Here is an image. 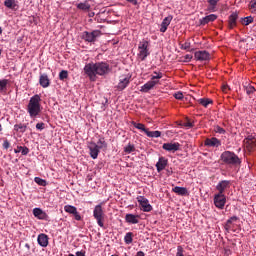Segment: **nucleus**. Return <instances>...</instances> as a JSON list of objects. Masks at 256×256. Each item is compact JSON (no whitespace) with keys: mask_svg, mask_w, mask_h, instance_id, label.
I'll list each match as a JSON object with an SVG mask.
<instances>
[{"mask_svg":"<svg viewBox=\"0 0 256 256\" xmlns=\"http://www.w3.org/2000/svg\"><path fill=\"white\" fill-rule=\"evenodd\" d=\"M84 73L90 81H97V75L103 77L111 73V66L107 62H90L84 66Z\"/></svg>","mask_w":256,"mask_h":256,"instance_id":"obj_1","label":"nucleus"},{"mask_svg":"<svg viewBox=\"0 0 256 256\" xmlns=\"http://www.w3.org/2000/svg\"><path fill=\"white\" fill-rule=\"evenodd\" d=\"M26 110L30 119H37V117H41L43 106L41 105V96L39 94H35L30 98Z\"/></svg>","mask_w":256,"mask_h":256,"instance_id":"obj_2","label":"nucleus"},{"mask_svg":"<svg viewBox=\"0 0 256 256\" xmlns=\"http://www.w3.org/2000/svg\"><path fill=\"white\" fill-rule=\"evenodd\" d=\"M221 161L226 165H241V159L234 152L224 151L220 156Z\"/></svg>","mask_w":256,"mask_h":256,"instance_id":"obj_3","label":"nucleus"},{"mask_svg":"<svg viewBox=\"0 0 256 256\" xmlns=\"http://www.w3.org/2000/svg\"><path fill=\"white\" fill-rule=\"evenodd\" d=\"M151 55V52L149 51V41L143 39L138 44V54L137 57L140 61H145L147 57Z\"/></svg>","mask_w":256,"mask_h":256,"instance_id":"obj_4","label":"nucleus"},{"mask_svg":"<svg viewBox=\"0 0 256 256\" xmlns=\"http://www.w3.org/2000/svg\"><path fill=\"white\" fill-rule=\"evenodd\" d=\"M93 217L97 221V225H99L101 229H105V212L103 211V206L101 204L95 206Z\"/></svg>","mask_w":256,"mask_h":256,"instance_id":"obj_5","label":"nucleus"},{"mask_svg":"<svg viewBox=\"0 0 256 256\" xmlns=\"http://www.w3.org/2000/svg\"><path fill=\"white\" fill-rule=\"evenodd\" d=\"M98 37H101L100 30H94L92 32L85 31L82 33V39L86 41V43H95Z\"/></svg>","mask_w":256,"mask_h":256,"instance_id":"obj_6","label":"nucleus"},{"mask_svg":"<svg viewBox=\"0 0 256 256\" xmlns=\"http://www.w3.org/2000/svg\"><path fill=\"white\" fill-rule=\"evenodd\" d=\"M227 203V196L225 194H215L214 195V205L217 209H225V204Z\"/></svg>","mask_w":256,"mask_h":256,"instance_id":"obj_7","label":"nucleus"},{"mask_svg":"<svg viewBox=\"0 0 256 256\" xmlns=\"http://www.w3.org/2000/svg\"><path fill=\"white\" fill-rule=\"evenodd\" d=\"M137 201H138L140 207H142V211H144L145 213H149V212L153 211V206H151V204H149V200L147 198H145V196H139L137 198Z\"/></svg>","mask_w":256,"mask_h":256,"instance_id":"obj_8","label":"nucleus"},{"mask_svg":"<svg viewBox=\"0 0 256 256\" xmlns=\"http://www.w3.org/2000/svg\"><path fill=\"white\" fill-rule=\"evenodd\" d=\"M196 61H211V54L206 50H199L194 53Z\"/></svg>","mask_w":256,"mask_h":256,"instance_id":"obj_9","label":"nucleus"},{"mask_svg":"<svg viewBox=\"0 0 256 256\" xmlns=\"http://www.w3.org/2000/svg\"><path fill=\"white\" fill-rule=\"evenodd\" d=\"M162 149H164V151H168L169 153H175V151H179V149H181V144H179V142L164 143L162 145Z\"/></svg>","mask_w":256,"mask_h":256,"instance_id":"obj_10","label":"nucleus"},{"mask_svg":"<svg viewBox=\"0 0 256 256\" xmlns=\"http://www.w3.org/2000/svg\"><path fill=\"white\" fill-rule=\"evenodd\" d=\"M244 145H245L246 149H248V151H253V149H255V147H256V138H255V136L248 135L244 139Z\"/></svg>","mask_w":256,"mask_h":256,"instance_id":"obj_11","label":"nucleus"},{"mask_svg":"<svg viewBox=\"0 0 256 256\" xmlns=\"http://www.w3.org/2000/svg\"><path fill=\"white\" fill-rule=\"evenodd\" d=\"M229 187H231V181H229V180H222V181H220L217 184L216 189H217L219 194L224 195L225 190L229 189Z\"/></svg>","mask_w":256,"mask_h":256,"instance_id":"obj_12","label":"nucleus"},{"mask_svg":"<svg viewBox=\"0 0 256 256\" xmlns=\"http://www.w3.org/2000/svg\"><path fill=\"white\" fill-rule=\"evenodd\" d=\"M88 149L90 151V157L92 159H97V157H99L100 149L97 147V143L90 142L88 145Z\"/></svg>","mask_w":256,"mask_h":256,"instance_id":"obj_13","label":"nucleus"},{"mask_svg":"<svg viewBox=\"0 0 256 256\" xmlns=\"http://www.w3.org/2000/svg\"><path fill=\"white\" fill-rule=\"evenodd\" d=\"M33 215L36 219H40L41 221H47V219H49V215H47L41 208H34Z\"/></svg>","mask_w":256,"mask_h":256,"instance_id":"obj_14","label":"nucleus"},{"mask_svg":"<svg viewBox=\"0 0 256 256\" xmlns=\"http://www.w3.org/2000/svg\"><path fill=\"white\" fill-rule=\"evenodd\" d=\"M159 83V80H150L147 83H145L143 86H141L140 91L142 93H149V91H151V89H153V87H155V85H157Z\"/></svg>","mask_w":256,"mask_h":256,"instance_id":"obj_15","label":"nucleus"},{"mask_svg":"<svg viewBox=\"0 0 256 256\" xmlns=\"http://www.w3.org/2000/svg\"><path fill=\"white\" fill-rule=\"evenodd\" d=\"M130 81L131 79L129 76H120L119 83L117 85L118 91H123V89L129 85Z\"/></svg>","mask_w":256,"mask_h":256,"instance_id":"obj_16","label":"nucleus"},{"mask_svg":"<svg viewBox=\"0 0 256 256\" xmlns=\"http://www.w3.org/2000/svg\"><path fill=\"white\" fill-rule=\"evenodd\" d=\"M169 165V160L165 157H160L158 162L156 163V169L158 173H161Z\"/></svg>","mask_w":256,"mask_h":256,"instance_id":"obj_17","label":"nucleus"},{"mask_svg":"<svg viewBox=\"0 0 256 256\" xmlns=\"http://www.w3.org/2000/svg\"><path fill=\"white\" fill-rule=\"evenodd\" d=\"M171 21H173V16L169 15L165 17L161 23L160 32L165 33L169 25H171Z\"/></svg>","mask_w":256,"mask_h":256,"instance_id":"obj_18","label":"nucleus"},{"mask_svg":"<svg viewBox=\"0 0 256 256\" xmlns=\"http://www.w3.org/2000/svg\"><path fill=\"white\" fill-rule=\"evenodd\" d=\"M205 145L207 147H221V140L217 139L216 137L207 138L205 140Z\"/></svg>","mask_w":256,"mask_h":256,"instance_id":"obj_19","label":"nucleus"},{"mask_svg":"<svg viewBox=\"0 0 256 256\" xmlns=\"http://www.w3.org/2000/svg\"><path fill=\"white\" fill-rule=\"evenodd\" d=\"M37 242L40 247H47V245H49V236H47L46 234H39Z\"/></svg>","mask_w":256,"mask_h":256,"instance_id":"obj_20","label":"nucleus"},{"mask_svg":"<svg viewBox=\"0 0 256 256\" xmlns=\"http://www.w3.org/2000/svg\"><path fill=\"white\" fill-rule=\"evenodd\" d=\"M39 84L44 89H47V87H49L51 85V82L49 80V76H47V74H41L40 78H39Z\"/></svg>","mask_w":256,"mask_h":256,"instance_id":"obj_21","label":"nucleus"},{"mask_svg":"<svg viewBox=\"0 0 256 256\" xmlns=\"http://www.w3.org/2000/svg\"><path fill=\"white\" fill-rule=\"evenodd\" d=\"M125 221H126V223H131L132 225H137V223H139V215L126 214Z\"/></svg>","mask_w":256,"mask_h":256,"instance_id":"obj_22","label":"nucleus"},{"mask_svg":"<svg viewBox=\"0 0 256 256\" xmlns=\"http://www.w3.org/2000/svg\"><path fill=\"white\" fill-rule=\"evenodd\" d=\"M237 221H239V218L237 216H232L230 219L226 221L225 230L229 233V231L233 229V225Z\"/></svg>","mask_w":256,"mask_h":256,"instance_id":"obj_23","label":"nucleus"},{"mask_svg":"<svg viewBox=\"0 0 256 256\" xmlns=\"http://www.w3.org/2000/svg\"><path fill=\"white\" fill-rule=\"evenodd\" d=\"M216 19H217V15L210 14L200 19V25H207L208 23H213V21H216Z\"/></svg>","mask_w":256,"mask_h":256,"instance_id":"obj_24","label":"nucleus"},{"mask_svg":"<svg viewBox=\"0 0 256 256\" xmlns=\"http://www.w3.org/2000/svg\"><path fill=\"white\" fill-rule=\"evenodd\" d=\"M237 19H239V15L237 13H232L230 16H229V28L230 29H233V27H236L237 26Z\"/></svg>","mask_w":256,"mask_h":256,"instance_id":"obj_25","label":"nucleus"},{"mask_svg":"<svg viewBox=\"0 0 256 256\" xmlns=\"http://www.w3.org/2000/svg\"><path fill=\"white\" fill-rule=\"evenodd\" d=\"M220 0H207L208 3V11L210 13H215L217 11V5L219 4Z\"/></svg>","mask_w":256,"mask_h":256,"instance_id":"obj_26","label":"nucleus"},{"mask_svg":"<svg viewBox=\"0 0 256 256\" xmlns=\"http://www.w3.org/2000/svg\"><path fill=\"white\" fill-rule=\"evenodd\" d=\"M172 191L176 193V195H182V196L189 195V192L185 187L176 186L172 189Z\"/></svg>","mask_w":256,"mask_h":256,"instance_id":"obj_27","label":"nucleus"},{"mask_svg":"<svg viewBox=\"0 0 256 256\" xmlns=\"http://www.w3.org/2000/svg\"><path fill=\"white\" fill-rule=\"evenodd\" d=\"M77 9H80V11H89V9H91V5L87 2H81L77 4Z\"/></svg>","mask_w":256,"mask_h":256,"instance_id":"obj_28","label":"nucleus"},{"mask_svg":"<svg viewBox=\"0 0 256 256\" xmlns=\"http://www.w3.org/2000/svg\"><path fill=\"white\" fill-rule=\"evenodd\" d=\"M198 103H200L202 107H209V105L213 104V100L209 98H201L198 100Z\"/></svg>","mask_w":256,"mask_h":256,"instance_id":"obj_29","label":"nucleus"},{"mask_svg":"<svg viewBox=\"0 0 256 256\" xmlns=\"http://www.w3.org/2000/svg\"><path fill=\"white\" fill-rule=\"evenodd\" d=\"M64 211L66 213H69L70 215H74V213H77V207L72 206V205H65Z\"/></svg>","mask_w":256,"mask_h":256,"instance_id":"obj_30","label":"nucleus"},{"mask_svg":"<svg viewBox=\"0 0 256 256\" xmlns=\"http://www.w3.org/2000/svg\"><path fill=\"white\" fill-rule=\"evenodd\" d=\"M124 243H126V245H131V243H133V232L126 233L124 236Z\"/></svg>","mask_w":256,"mask_h":256,"instance_id":"obj_31","label":"nucleus"},{"mask_svg":"<svg viewBox=\"0 0 256 256\" xmlns=\"http://www.w3.org/2000/svg\"><path fill=\"white\" fill-rule=\"evenodd\" d=\"M4 5L8 9H15V7H17V3L15 0H5Z\"/></svg>","mask_w":256,"mask_h":256,"instance_id":"obj_32","label":"nucleus"},{"mask_svg":"<svg viewBox=\"0 0 256 256\" xmlns=\"http://www.w3.org/2000/svg\"><path fill=\"white\" fill-rule=\"evenodd\" d=\"M147 137L151 138H158L161 137V131H149V129L146 131Z\"/></svg>","mask_w":256,"mask_h":256,"instance_id":"obj_33","label":"nucleus"},{"mask_svg":"<svg viewBox=\"0 0 256 256\" xmlns=\"http://www.w3.org/2000/svg\"><path fill=\"white\" fill-rule=\"evenodd\" d=\"M96 146L101 149H107V142L105 141V138L101 137L99 138Z\"/></svg>","mask_w":256,"mask_h":256,"instance_id":"obj_34","label":"nucleus"},{"mask_svg":"<svg viewBox=\"0 0 256 256\" xmlns=\"http://www.w3.org/2000/svg\"><path fill=\"white\" fill-rule=\"evenodd\" d=\"M132 125L133 127H135V129H138L139 131H143L144 133H147L148 129L145 128L143 124L132 121Z\"/></svg>","mask_w":256,"mask_h":256,"instance_id":"obj_35","label":"nucleus"},{"mask_svg":"<svg viewBox=\"0 0 256 256\" xmlns=\"http://www.w3.org/2000/svg\"><path fill=\"white\" fill-rule=\"evenodd\" d=\"M14 131L25 133V131H27V126H25L24 124H15Z\"/></svg>","mask_w":256,"mask_h":256,"instance_id":"obj_36","label":"nucleus"},{"mask_svg":"<svg viewBox=\"0 0 256 256\" xmlns=\"http://www.w3.org/2000/svg\"><path fill=\"white\" fill-rule=\"evenodd\" d=\"M124 153L130 155V153H135V145L129 143L126 147H124Z\"/></svg>","mask_w":256,"mask_h":256,"instance_id":"obj_37","label":"nucleus"},{"mask_svg":"<svg viewBox=\"0 0 256 256\" xmlns=\"http://www.w3.org/2000/svg\"><path fill=\"white\" fill-rule=\"evenodd\" d=\"M243 25L247 26V25H251V23H253V16H248L245 18H241L240 21Z\"/></svg>","mask_w":256,"mask_h":256,"instance_id":"obj_38","label":"nucleus"},{"mask_svg":"<svg viewBox=\"0 0 256 256\" xmlns=\"http://www.w3.org/2000/svg\"><path fill=\"white\" fill-rule=\"evenodd\" d=\"M69 78V72L67 70H62L60 73H59V79L60 81H65V79H68Z\"/></svg>","mask_w":256,"mask_h":256,"instance_id":"obj_39","label":"nucleus"},{"mask_svg":"<svg viewBox=\"0 0 256 256\" xmlns=\"http://www.w3.org/2000/svg\"><path fill=\"white\" fill-rule=\"evenodd\" d=\"M8 83H9V80H7V79L0 80V93H3V91H5V89H7Z\"/></svg>","mask_w":256,"mask_h":256,"instance_id":"obj_40","label":"nucleus"},{"mask_svg":"<svg viewBox=\"0 0 256 256\" xmlns=\"http://www.w3.org/2000/svg\"><path fill=\"white\" fill-rule=\"evenodd\" d=\"M34 181L35 183H37V185H41V187H45L47 185V181L43 180L40 177H35Z\"/></svg>","mask_w":256,"mask_h":256,"instance_id":"obj_41","label":"nucleus"},{"mask_svg":"<svg viewBox=\"0 0 256 256\" xmlns=\"http://www.w3.org/2000/svg\"><path fill=\"white\" fill-rule=\"evenodd\" d=\"M245 88V91L247 93V95H253V93H255V87L251 86V85H247V86H244Z\"/></svg>","mask_w":256,"mask_h":256,"instance_id":"obj_42","label":"nucleus"},{"mask_svg":"<svg viewBox=\"0 0 256 256\" xmlns=\"http://www.w3.org/2000/svg\"><path fill=\"white\" fill-rule=\"evenodd\" d=\"M180 49H183L184 51H189V49H191V42L186 41L184 44H181Z\"/></svg>","mask_w":256,"mask_h":256,"instance_id":"obj_43","label":"nucleus"},{"mask_svg":"<svg viewBox=\"0 0 256 256\" xmlns=\"http://www.w3.org/2000/svg\"><path fill=\"white\" fill-rule=\"evenodd\" d=\"M215 133H219L220 135H225L227 133L225 129L221 128V126L217 125L214 127Z\"/></svg>","mask_w":256,"mask_h":256,"instance_id":"obj_44","label":"nucleus"},{"mask_svg":"<svg viewBox=\"0 0 256 256\" xmlns=\"http://www.w3.org/2000/svg\"><path fill=\"white\" fill-rule=\"evenodd\" d=\"M249 9L251 13H255L256 11V0H251L249 3Z\"/></svg>","mask_w":256,"mask_h":256,"instance_id":"obj_45","label":"nucleus"},{"mask_svg":"<svg viewBox=\"0 0 256 256\" xmlns=\"http://www.w3.org/2000/svg\"><path fill=\"white\" fill-rule=\"evenodd\" d=\"M163 78V73L161 72H154V75L152 76L151 80L156 81V79H162Z\"/></svg>","mask_w":256,"mask_h":256,"instance_id":"obj_46","label":"nucleus"},{"mask_svg":"<svg viewBox=\"0 0 256 256\" xmlns=\"http://www.w3.org/2000/svg\"><path fill=\"white\" fill-rule=\"evenodd\" d=\"M18 149L21 150L22 155H29V148H27L26 146H18Z\"/></svg>","mask_w":256,"mask_h":256,"instance_id":"obj_47","label":"nucleus"},{"mask_svg":"<svg viewBox=\"0 0 256 256\" xmlns=\"http://www.w3.org/2000/svg\"><path fill=\"white\" fill-rule=\"evenodd\" d=\"M183 253H185L183 246H178L176 256H185Z\"/></svg>","mask_w":256,"mask_h":256,"instance_id":"obj_48","label":"nucleus"},{"mask_svg":"<svg viewBox=\"0 0 256 256\" xmlns=\"http://www.w3.org/2000/svg\"><path fill=\"white\" fill-rule=\"evenodd\" d=\"M36 129L38 131H43V129H45V123H43V122L37 123L36 124Z\"/></svg>","mask_w":256,"mask_h":256,"instance_id":"obj_49","label":"nucleus"},{"mask_svg":"<svg viewBox=\"0 0 256 256\" xmlns=\"http://www.w3.org/2000/svg\"><path fill=\"white\" fill-rule=\"evenodd\" d=\"M3 149H9L11 147V143H9L8 139H5L2 144Z\"/></svg>","mask_w":256,"mask_h":256,"instance_id":"obj_50","label":"nucleus"},{"mask_svg":"<svg viewBox=\"0 0 256 256\" xmlns=\"http://www.w3.org/2000/svg\"><path fill=\"white\" fill-rule=\"evenodd\" d=\"M191 59H193V55L191 54H186L184 56V63H189L191 61Z\"/></svg>","mask_w":256,"mask_h":256,"instance_id":"obj_51","label":"nucleus"},{"mask_svg":"<svg viewBox=\"0 0 256 256\" xmlns=\"http://www.w3.org/2000/svg\"><path fill=\"white\" fill-rule=\"evenodd\" d=\"M174 97L175 99H178V101H181V99H183V92H176Z\"/></svg>","mask_w":256,"mask_h":256,"instance_id":"obj_52","label":"nucleus"},{"mask_svg":"<svg viewBox=\"0 0 256 256\" xmlns=\"http://www.w3.org/2000/svg\"><path fill=\"white\" fill-rule=\"evenodd\" d=\"M76 221H81V214L76 210V213L73 214Z\"/></svg>","mask_w":256,"mask_h":256,"instance_id":"obj_53","label":"nucleus"},{"mask_svg":"<svg viewBox=\"0 0 256 256\" xmlns=\"http://www.w3.org/2000/svg\"><path fill=\"white\" fill-rule=\"evenodd\" d=\"M222 91H223V93H227L229 91V86L228 85H223L222 86Z\"/></svg>","mask_w":256,"mask_h":256,"instance_id":"obj_54","label":"nucleus"},{"mask_svg":"<svg viewBox=\"0 0 256 256\" xmlns=\"http://www.w3.org/2000/svg\"><path fill=\"white\" fill-rule=\"evenodd\" d=\"M185 127H188L189 129H191V127H193V123H191L190 121H187L185 124H184Z\"/></svg>","mask_w":256,"mask_h":256,"instance_id":"obj_55","label":"nucleus"},{"mask_svg":"<svg viewBox=\"0 0 256 256\" xmlns=\"http://www.w3.org/2000/svg\"><path fill=\"white\" fill-rule=\"evenodd\" d=\"M76 256H85V251L76 252Z\"/></svg>","mask_w":256,"mask_h":256,"instance_id":"obj_56","label":"nucleus"},{"mask_svg":"<svg viewBox=\"0 0 256 256\" xmlns=\"http://www.w3.org/2000/svg\"><path fill=\"white\" fill-rule=\"evenodd\" d=\"M128 3H132V5H137V0H126Z\"/></svg>","mask_w":256,"mask_h":256,"instance_id":"obj_57","label":"nucleus"},{"mask_svg":"<svg viewBox=\"0 0 256 256\" xmlns=\"http://www.w3.org/2000/svg\"><path fill=\"white\" fill-rule=\"evenodd\" d=\"M136 256H145V253L143 251H138Z\"/></svg>","mask_w":256,"mask_h":256,"instance_id":"obj_58","label":"nucleus"},{"mask_svg":"<svg viewBox=\"0 0 256 256\" xmlns=\"http://www.w3.org/2000/svg\"><path fill=\"white\" fill-rule=\"evenodd\" d=\"M14 153H21V149H19V146L17 147V149H14Z\"/></svg>","mask_w":256,"mask_h":256,"instance_id":"obj_59","label":"nucleus"},{"mask_svg":"<svg viewBox=\"0 0 256 256\" xmlns=\"http://www.w3.org/2000/svg\"><path fill=\"white\" fill-rule=\"evenodd\" d=\"M25 247H26V249H28V251H29V249H31V246L29 245V243H26Z\"/></svg>","mask_w":256,"mask_h":256,"instance_id":"obj_60","label":"nucleus"},{"mask_svg":"<svg viewBox=\"0 0 256 256\" xmlns=\"http://www.w3.org/2000/svg\"><path fill=\"white\" fill-rule=\"evenodd\" d=\"M0 131H3V126L0 124Z\"/></svg>","mask_w":256,"mask_h":256,"instance_id":"obj_61","label":"nucleus"},{"mask_svg":"<svg viewBox=\"0 0 256 256\" xmlns=\"http://www.w3.org/2000/svg\"><path fill=\"white\" fill-rule=\"evenodd\" d=\"M1 33H3V29H1V27H0V35H1Z\"/></svg>","mask_w":256,"mask_h":256,"instance_id":"obj_62","label":"nucleus"},{"mask_svg":"<svg viewBox=\"0 0 256 256\" xmlns=\"http://www.w3.org/2000/svg\"><path fill=\"white\" fill-rule=\"evenodd\" d=\"M1 53H3V50L0 49V56H1Z\"/></svg>","mask_w":256,"mask_h":256,"instance_id":"obj_63","label":"nucleus"},{"mask_svg":"<svg viewBox=\"0 0 256 256\" xmlns=\"http://www.w3.org/2000/svg\"><path fill=\"white\" fill-rule=\"evenodd\" d=\"M68 256H75V255H73V254H69Z\"/></svg>","mask_w":256,"mask_h":256,"instance_id":"obj_64","label":"nucleus"}]
</instances>
